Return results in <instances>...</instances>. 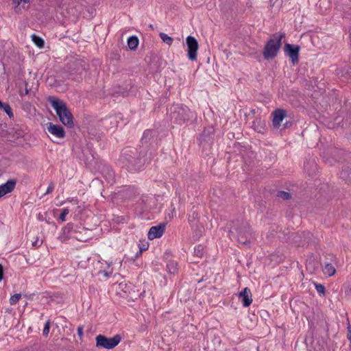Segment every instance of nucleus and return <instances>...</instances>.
I'll list each match as a JSON object with an SVG mask.
<instances>
[{"instance_id": "f8f14e48", "label": "nucleus", "mask_w": 351, "mask_h": 351, "mask_svg": "<svg viewBox=\"0 0 351 351\" xmlns=\"http://www.w3.org/2000/svg\"><path fill=\"white\" fill-rule=\"evenodd\" d=\"M165 223H160L158 226L151 227L147 234L148 239L153 240L161 237L165 232Z\"/></svg>"}, {"instance_id": "bb28decb", "label": "nucleus", "mask_w": 351, "mask_h": 351, "mask_svg": "<svg viewBox=\"0 0 351 351\" xmlns=\"http://www.w3.org/2000/svg\"><path fill=\"white\" fill-rule=\"evenodd\" d=\"M21 298V293H16L11 296L10 303L11 305L16 304Z\"/></svg>"}, {"instance_id": "dca6fc26", "label": "nucleus", "mask_w": 351, "mask_h": 351, "mask_svg": "<svg viewBox=\"0 0 351 351\" xmlns=\"http://www.w3.org/2000/svg\"><path fill=\"white\" fill-rule=\"evenodd\" d=\"M287 112L283 109H277L273 112V125L278 128L283 119L285 117Z\"/></svg>"}, {"instance_id": "7c9ffc66", "label": "nucleus", "mask_w": 351, "mask_h": 351, "mask_svg": "<svg viewBox=\"0 0 351 351\" xmlns=\"http://www.w3.org/2000/svg\"><path fill=\"white\" fill-rule=\"evenodd\" d=\"M315 289L317 290V291L319 293V294H322L324 295L325 293V291H326V289H325V287L322 285V284H315Z\"/></svg>"}, {"instance_id": "49530a36", "label": "nucleus", "mask_w": 351, "mask_h": 351, "mask_svg": "<svg viewBox=\"0 0 351 351\" xmlns=\"http://www.w3.org/2000/svg\"><path fill=\"white\" fill-rule=\"evenodd\" d=\"M1 104H2V102H1V101L0 100V105H1Z\"/></svg>"}, {"instance_id": "a211bd4d", "label": "nucleus", "mask_w": 351, "mask_h": 351, "mask_svg": "<svg viewBox=\"0 0 351 351\" xmlns=\"http://www.w3.org/2000/svg\"><path fill=\"white\" fill-rule=\"evenodd\" d=\"M304 170L309 176L315 175L317 171V165L314 160H309L304 164Z\"/></svg>"}, {"instance_id": "20e7f679", "label": "nucleus", "mask_w": 351, "mask_h": 351, "mask_svg": "<svg viewBox=\"0 0 351 351\" xmlns=\"http://www.w3.org/2000/svg\"><path fill=\"white\" fill-rule=\"evenodd\" d=\"M285 37V34H274L267 42L265 45L263 55L265 60H270L274 58L282 45V39Z\"/></svg>"}, {"instance_id": "2eb2a0df", "label": "nucleus", "mask_w": 351, "mask_h": 351, "mask_svg": "<svg viewBox=\"0 0 351 351\" xmlns=\"http://www.w3.org/2000/svg\"><path fill=\"white\" fill-rule=\"evenodd\" d=\"M239 299L241 300L243 306L244 307L249 306L252 302V295L250 289L248 287H245L239 294Z\"/></svg>"}, {"instance_id": "c03bdc74", "label": "nucleus", "mask_w": 351, "mask_h": 351, "mask_svg": "<svg viewBox=\"0 0 351 351\" xmlns=\"http://www.w3.org/2000/svg\"><path fill=\"white\" fill-rule=\"evenodd\" d=\"M29 0H23V3H26L29 2Z\"/></svg>"}, {"instance_id": "79ce46f5", "label": "nucleus", "mask_w": 351, "mask_h": 351, "mask_svg": "<svg viewBox=\"0 0 351 351\" xmlns=\"http://www.w3.org/2000/svg\"><path fill=\"white\" fill-rule=\"evenodd\" d=\"M7 105H8V104H5V103L2 102L1 105H0V108L3 110L5 108V106Z\"/></svg>"}, {"instance_id": "aec40b11", "label": "nucleus", "mask_w": 351, "mask_h": 351, "mask_svg": "<svg viewBox=\"0 0 351 351\" xmlns=\"http://www.w3.org/2000/svg\"><path fill=\"white\" fill-rule=\"evenodd\" d=\"M73 229V224L68 223L62 230V234L58 237L61 242H65L68 239V234Z\"/></svg>"}, {"instance_id": "6ab92c4d", "label": "nucleus", "mask_w": 351, "mask_h": 351, "mask_svg": "<svg viewBox=\"0 0 351 351\" xmlns=\"http://www.w3.org/2000/svg\"><path fill=\"white\" fill-rule=\"evenodd\" d=\"M102 172L108 183L112 184L114 182V173L112 169L106 167L103 169Z\"/></svg>"}, {"instance_id": "7ed1b4c3", "label": "nucleus", "mask_w": 351, "mask_h": 351, "mask_svg": "<svg viewBox=\"0 0 351 351\" xmlns=\"http://www.w3.org/2000/svg\"><path fill=\"white\" fill-rule=\"evenodd\" d=\"M233 224L229 231L230 237L235 238L240 243L244 245L250 243L252 232L249 223L247 221H242L241 223L237 221Z\"/></svg>"}, {"instance_id": "c85d7f7f", "label": "nucleus", "mask_w": 351, "mask_h": 351, "mask_svg": "<svg viewBox=\"0 0 351 351\" xmlns=\"http://www.w3.org/2000/svg\"><path fill=\"white\" fill-rule=\"evenodd\" d=\"M50 326H51V322H50V320H48L45 323V327H44V329L43 331V335L44 337H47L48 336L49 330H50Z\"/></svg>"}, {"instance_id": "4468645a", "label": "nucleus", "mask_w": 351, "mask_h": 351, "mask_svg": "<svg viewBox=\"0 0 351 351\" xmlns=\"http://www.w3.org/2000/svg\"><path fill=\"white\" fill-rule=\"evenodd\" d=\"M16 182L14 179L8 180L5 184L0 185V198L11 193L15 188Z\"/></svg>"}, {"instance_id": "37998d69", "label": "nucleus", "mask_w": 351, "mask_h": 351, "mask_svg": "<svg viewBox=\"0 0 351 351\" xmlns=\"http://www.w3.org/2000/svg\"><path fill=\"white\" fill-rule=\"evenodd\" d=\"M19 94L22 96V90L21 89H19Z\"/></svg>"}, {"instance_id": "393cba45", "label": "nucleus", "mask_w": 351, "mask_h": 351, "mask_svg": "<svg viewBox=\"0 0 351 351\" xmlns=\"http://www.w3.org/2000/svg\"><path fill=\"white\" fill-rule=\"evenodd\" d=\"M23 110H26L28 113L32 114L36 112V109L34 106L32 105L30 102H26L23 105Z\"/></svg>"}, {"instance_id": "9b49d317", "label": "nucleus", "mask_w": 351, "mask_h": 351, "mask_svg": "<svg viewBox=\"0 0 351 351\" xmlns=\"http://www.w3.org/2000/svg\"><path fill=\"white\" fill-rule=\"evenodd\" d=\"M328 259L330 262H326L323 267V272L324 274L328 276H332L336 273V269L333 264L336 265L337 263V258L335 255L331 254H328Z\"/></svg>"}, {"instance_id": "a878e982", "label": "nucleus", "mask_w": 351, "mask_h": 351, "mask_svg": "<svg viewBox=\"0 0 351 351\" xmlns=\"http://www.w3.org/2000/svg\"><path fill=\"white\" fill-rule=\"evenodd\" d=\"M160 37L162 40L168 45H171L173 43V38L165 33H160Z\"/></svg>"}, {"instance_id": "39448f33", "label": "nucleus", "mask_w": 351, "mask_h": 351, "mask_svg": "<svg viewBox=\"0 0 351 351\" xmlns=\"http://www.w3.org/2000/svg\"><path fill=\"white\" fill-rule=\"evenodd\" d=\"M191 112L186 106L174 104L170 109V117L172 121L182 125L190 119Z\"/></svg>"}, {"instance_id": "412c9836", "label": "nucleus", "mask_w": 351, "mask_h": 351, "mask_svg": "<svg viewBox=\"0 0 351 351\" xmlns=\"http://www.w3.org/2000/svg\"><path fill=\"white\" fill-rule=\"evenodd\" d=\"M138 45V38L132 36L128 38V46L131 50H135Z\"/></svg>"}, {"instance_id": "f03ea898", "label": "nucleus", "mask_w": 351, "mask_h": 351, "mask_svg": "<svg viewBox=\"0 0 351 351\" xmlns=\"http://www.w3.org/2000/svg\"><path fill=\"white\" fill-rule=\"evenodd\" d=\"M47 101L51 104L56 110L62 124L69 128H72L73 126V117L66 104L62 100L53 96L48 97Z\"/></svg>"}, {"instance_id": "ddd939ff", "label": "nucleus", "mask_w": 351, "mask_h": 351, "mask_svg": "<svg viewBox=\"0 0 351 351\" xmlns=\"http://www.w3.org/2000/svg\"><path fill=\"white\" fill-rule=\"evenodd\" d=\"M46 125L48 132L52 135L60 138L65 136V132L61 125H55L51 122L47 123Z\"/></svg>"}, {"instance_id": "e433bc0d", "label": "nucleus", "mask_w": 351, "mask_h": 351, "mask_svg": "<svg viewBox=\"0 0 351 351\" xmlns=\"http://www.w3.org/2000/svg\"><path fill=\"white\" fill-rule=\"evenodd\" d=\"M83 328L84 327L82 326L77 328V335L80 338L83 336Z\"/></svg>"}, {"instance_id": "2f4dec72", "label": "nucleus", "mask_w": 351, "mask_h": 351, "mask_svg": "<svg viewBox=\"0 0 351 351\" xmlns=\"http://www.w3.org/2000/svg\"><path fill=\"white\" fill-rule=\"evenodd\" d=\"M69 210L68 208H64L62 213L60 215L59 219L61 221L66 220V216L69 214Z\"/></svg>"}, {"instance_id": "b1692460", "label": "nucleus", "mask_w": 351, "mask_h": 351, "mask_svg": "<svg viewBox=\"0 0 351 351\" xmlns=\"http://www.w3.org/2000/svg\"><path fill=\"white\" fill-rule=\"evenodd\" d=\"M177 266H178V263L176 262L170 261L167 264V269H168L169 272L171 274H174L178 269Z\"/></svg>"}, {"instance_id": "473e14b6", "label": "nucleus", "mask_w": 351, "mask_h": 351, "mask_svg": "<svg viewBox=\"0 0 351 351\" xmlns=\"http://www.w3.org/2000/svg\"><path fill=\"white\" fill-rule=\"evenodd\" d=\"M5 112L9 116L10 118H12L14 117V114L12 113V109L9 104L5 106V108L3 109Z\"/></svg>"}, {"instance_id": "1a4fd4ad", "label": "nucleus", "mask_w": 351, "mask_h": 351, "mask_svg": "<svg viewBox=\"0 0 351 351\" xmlns=\"http://www.w3.org/2000/svg\"><path fill=\"white\" fill-rule=\"evenodd\" d=\"M343 152L337 148H330L324 152V158L325 162L330 165H332L336 161L340 160Z\"/></svg>"}, {"instance_id": "72a5a7b5", "label": "nucleus", "mask_w": 351, "mask_h": 351, "mask_svg": "<svg viewBox=\"0 0 351 351\" xmlns=\"http://www.w3.org/2000/svg\"><path fill=\"white\" fill-rule=\"evenodd\" d=\"M14 4H16V6L14 8L15 12H19L21 10V8L19 7V5L21 2H22V0H12Z\"/></svg>"}, {"instance_id": "4be33fe9", "label": "nucleus", "mask_w": 351, "mask_h": 351, "mask_svg": "<svg viewBox=\"0 0 351 351\" xmlns=\"http://www.w3.org/2000/svg\"><path fill=\"white\" fill-rule=\"evenodd\" d=\"M32 41L34 43V44L38 47L39 48H43L45 45V42L43 38L40 37L36 36V34L32 35Z\"/></svg>"}, {"instance_id": "c756f323", "label": "nucleus", "mask_w": 351, "mask_h": 351, "mask_svg": "<svg viewBox=\"0 0 351 351\" xmlns=\"http://www.w3.org/2000/svg\"><path fill=\"white\" fill-rule=\"evenodd\" d=\"M194 253L197 257L201 258L203 256V247L202 245L195 247L194 249Z\"/></svg>"}, {"instance_id": "a18cd8bd", "label": "nucleus", "mask_w": 351, "mask_h": 351, "mask_svg": "<svg viewBox=\"0 0 351 351\" xmlns=\"http://www.w3.org/2000/svg\"><path fill=\"white\" fill-rule=\"evenodd\" d=\"M259 123H263V125H265L264 123H261V121H259Z\"/></svg>"}, {"instance_id": "423d86ee", "label": "nucleus", "mask_w": 351, "mask_h": 351, "mask_svg": "<svg viewBox=\"0 0 351 351\" xmlns=\"http://www.w3.org/2000/svg\"><path fill=\"white\" fill-rule=\"evenodd\" d=\"M96 347L106 349L115 348L121 341L120 335H116L113 337L108 338L104 335H98L95 337Z\"/></svg>"}, {"instance_id": "cd10ccee", "label": "nucleus", "mask_w": 351, "mask_h": 351, "mask_svg": "<svg viewBox=\"0 0 351 351\" xmlns=\"http://www.w3.org/2000/svg\"><path fill=\"white\" fill-rule=\"evenodd\" d=\"M277 196L282 199H289L291 197V194L288 192L280 191L278 192Z\"/></svg>"}, {"instance_id": "ea45409f", "label": "nucleus", "mask_w": 351, "mask_h": 351, "mask_svg": "<svg viewBox=\"0 0 351 351\" xmlns=\"http://www.w3.org/2000/svg\"><path fill=\"white\" fill-rule=\"evenodd\" d=\"M347 328H348L347 337H348V339H351V326L350 324L348 325Z\"/></svg>"}, {"instance_id": "9d476101", "label": "nucleus", "mask_w": 351, "mask_h": 351, "mask_svg": "<svg viewBox=\"0 0 351 351\" xmlns=\"http://www.w3.org/2000/svg\"><path fill=\"white\" fill-rule=\"evenodd\" d=\"M300 49V47L299 45H291L289 43H286L285 45V52L290 57L293 64L298 62Z\"/></svg>"}, {"instance_id": "5701e85b", "label": "nucleus", "mask_w": 351, "mask_h": 351, "mask_svg": "<svg viewBox=\"0 0 351 351\" xmlns=\"http://www.w3.org/2000/svg\"><path fill=\"white\" fill-rule=\"evenodd\" d=\"M43 243V240L39 239L38 237L35 238L34 241H29V239L26 241V245H31L32 247H40Z\"/></svg>"}, {"instance_id": "58836bf2", "label": "nucleus", "mask_w": 351, "mask_h": 351, "mask_svg": "<svg viewBox=\"0 0 351 351\" xmlns=\"http://www.w3.org/2000/svg\"><path fill=\"white\" fill-rule=\"evenodd\" d=\"M3 267L0 264V281L3 278L4 272H3Z\"/></svg>"}, {"instance_id": "f3484780", "label": "nucleus", "mask_w": 351, "mask_h": 351, "mask_svg": "<svg viewBox=\"0 0 351 351\" xmlns=\"http://www.w3.org/2000/svg\"><path fill=\"white\" fill-rule=\"evenodd\" d=\"M340 176L346 183L351 184V165L349 163L343 165L340 172Z\"/></svg>"}, {"instance_id": "a19ab883", "label": "nucleus", "mask_w": 351, "mask_h": 351, "mask_svg": "<svg viewBox=\"0 0 351 351\" xmlns=\"http://www.w3.org/2000/svg\"><path fill=\"white\" fill-rule=\"evenodd\" d=\"M206 136L205 131L201 134L200 136V140H205L204 137Z\"/></svg>"}, {"instance_id": "f257e3e1", "label": "nucleus", "mask_w": 351, "mask_h": 351, "mask_svg": "<svg viewBox=\"0 0 351 351\" xmlns=\"http://www.w3.org/2000/svg\"><path fill=\"white\" fill-rule=\"evenodd\" d=\"M119 162L123 167L131 172L140 170L144 165L141 152L136 148L132 147H127L122 150Z\"/></svg>"}, {"instance_id": "f704fd0d", "label": "nucleus", "mask_w": 351, "mask_h": 351, "mask_svg": "<svg viewBox=\"0 0 351 351\" xmlns=\"http://www.w3.org/2000/svg\"><path fill=\"white\" fill-rule=\"evenodd\" d=\"M54 189V186H53V184L52 182H51L45 193V195H47V194H49L53 192Z\"/></svg>"}, {"instance_id": "6e6552de", "label": "nucleus", "mask_w": 351, "mask_h": 351, "mask_svg": "<svg viewBox=\"0 0 351 351\" xmlns=\"http://www.w3.org/2000/svg\"><path fill=\"white\" fill-rule=\"evenodd\" d=\"M38 81L36 79V77H33V79H27V81H25V94L29 96V97L32 98V103L35 102L36 95L38 90Z\"/></svg>"}, {"instance_id": "4c0bfd02", "label": "nucleus", "mask_w": 351, "mask_h": 351, "mask_svg": "<svg viewBox=\"0 0 351 351\" xmlns=\"http://www.w3.org/2000/svg\"><path fill=\"white\" fill-rule=\"evenodd\" d=\"M140 252L139 254H141L143 251H145L147 249V244H142V245L139 246Z\"/></svg>"}, {"instance_id": "0eeeda50", "label": "nucleus", "mask_w": 351, "mask_h": 351, "mask_svg": "<svg viewBox=\"0 0 351 351\" xmlns=\"http://www.w3.org/2000/svg\"><path fill=\"white\" fill-rule=\"evenodd\" d=\"M186 44L187 46V56L189 60L194 61L197 60V53L199 49V44L197 39L192 36H189L186 39Z\"/></svg>"}, {"instance_id": "c9c22d12", "label": "nucleus", "mask_w": 351, "mask_h": 351, "mask_svg": "<svg viewBox=\"0 0 351 351\" xmlns=\"http://www.w3.org/2000/svg\"><path fill=\"white\" fill-rule=\"evenodd\" d=\"M75 238L80 241H86L88 240V238H86V237L84 236H82V235H79V236H75Z\"/></svg>"}]
</instances>
